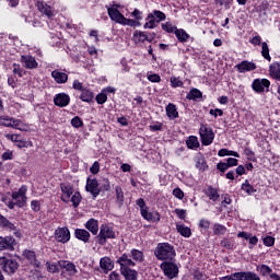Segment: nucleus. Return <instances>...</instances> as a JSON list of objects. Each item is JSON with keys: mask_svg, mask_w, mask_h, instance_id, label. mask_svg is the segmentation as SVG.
<instances>
[{"mask_svg": "<svg viewBox=\"0 0 280 280\" xmlns=\"http://www.w3.org/2000/svg\"><path fill=\"white\" fill-rule=\"evenodd\" d=\"M217 170H219L220 172H226V170H229V164L220 162L217 165Z\"/></svg>", "mask_w": 280, "mask_h": 280, "instance_id": "obj_60", "label": "nucleus"}, {"mask_svg": "<svg viewBox=\"0 0 280 280\" xmlns=\"http://www.w3.org/2000/svg\"><path fill=\"white\" fill-rule=\"evenodd\" d=\"M108 100V96L106 93L102 92L98 95H96V102L97 104H106V101Z\"/></svg>", "mask_w": 280, "mask_h": 280, "instance_id": "obj_49", "label": "nucleus"}, {"mask_svg": "<svg viewBox=\"0 0 280 280\" xmlns=\"http://www.w3.org/2000/svg\"><path fill=\"white\" fill-rule=\"evenodd\" d=\"M85 228L88 229V231H90L93 235H97V232L100 231V225L97 223V220L95 219H90L86 224Z\"/></svg>", "mask_w": 280, "mask_h": 280, "instance_id": "obj_24", "label": "nucleus"}, {"mask_svg": "<svg viewBox=\"0 0 280 280\" xmlns=\"http://www.w3.org/2000/svg\"><path fill=\"white\" fill-rule=\"evenodd\" d=\"M257 270L262 277H268V275L272 273V269L268 265H261L260 267H257Z\"/></svg>", "mask_w": 280, "mask_h": 280, "instance_id": "obj_40", "label": "nucleus"}, {"mask_svg": "<svg viewBox=\"0 0 280 280\" xmlns=\"http://www.w3.org/2000/svg\"><path fill=\"white\" fill-rule=\"evenodd\" d=\"M61 200L63 202H69L71 196H73V188L69 184H61Z\"/></svg>", "mask_w": 280, "mask_h": 280, "instance_id": "obj_21", "label": "nucleus"}, {"mask_svg": "<svg viewBox=\"0 0 280 280\" xmlns=\"http://www.w3.org/2000/svg\"><path fill=\"white\" fill-rule=\"evenodd\" d=\"M173 196H175V198L178 200H183L185 198V192L180 188H175L173 190Z\"/></svg>", "mask_w": 280, "mask_h": 280, "instance_id": "obj_52", "label": "nucleus"}, {"mask_svg": "<svg viewBox=\"0 0 280 280\" xmlns=\"http://www.w3.org/2000/svg\"><path fill=\"white\" fill-rule=\"evenodd\" d=\"M265 246H275V238L272 236H266L264 238Z\"/></svg>", "mask_w": 280, "mask_h": 280, "instance_id": "obj_57", "label": "nucleus"}, {"mask_svg": "<svg viewBox=\"0 0 280 280\" xmlns=\"http://www.w3.org/2000/svg\"><path fill=\"white\" fill-rule=\"evenodd\" d=\"M236 69L238 73H246L247 71H255L257 66L253 61H243L236 65Z\"/></svg>", "mask_w": 280, "mask_h": 280, "instance_id": "obj_17", "label": "nucleus"}, {"mask_svg": "<svg viewBox=\"0 0 280 280\" xmlns=\"http://www.w3.org/2000/svg\"><path fill=\"white\" fill-rule=\"evenodd\" d=\"M23 256L31 261V264H34L36 261V254L32 250H24Z\"/></svg>", "mask_w": 280, "mask_h": 280, "instance_id": "obj_44", "label": "nucleus"}, {"mask_svg": "<svg viewBox=\"0 0 280 280\" xmlns=\"http://www.w3.org/2000/svg\"><path fill=\"white\" fill-rule=\"evenodd\" d=\"M221 280H240V272L233 273L232 276H226L221 278Z\"/></svg>", "mask_w": 280, "mask_h": 280, "instance_id": "obj_61", "label": "nucleus"}, {"mask_svg": "<svg viewBox=\"0 0 280 280\" xmlns=\"http://www.w3.org/2000/svg\"><path fill=\"white\" fill-rule=\"evenodd\" d=\"M145 21L147 22L143 25L144 30H154V27H156V22L154 21L153 18H150L149 14H148Z\"/></svg>", "mask_w": 280, "mask_h": 280, "instance_id": "obj_41", "label": "nucleus"}, {"mask_svg": "<svg viewBox=\"0 0 280 280\" xmlns=\"http://www.w3.org/2000/svg\"><path fill=\"white\" fill-rule=\"evenodd\" d=\"M161 269L163 270L165 277L168 279H174L178 275V266L173 261H164L161 264Z\"/></svg>", "mask_w": 280, "mask_h": 280, "instance_id": "obj_10", "label": "nucleus"}, {"mask_svg": "<svg viewBox=\"0 0 280 280\" xmlns=\"http://www.w3.org/2000/svg\"><path fill=\"white\" fill-rule=\"evenodd\" d=\"M59 266L62 268V272H68L69 277H73L78 272L75 266L69 260H60Z\"/></svg>", "mask_w": 280, "mask_h": 280, "instance_id": "obj_16", "label": "nucleus"}, {"mask_svg": "<svg viewBox=\"0 0 280 280\" xmlns=\"http://www.w3.org/2000/svg\"><path fill=\"white\" fill-rule=\"evenodd\" d=\"M0 266L4 272H8L9 275H14L19 269V262L13 259H8L7 257H0Z\"/></svg>", "mask_w": 280, "mask_h": 280, "instance_id": "obj_8", "label": "nucleus"}, {"mask_svg": "<svg viewBox=\"0 0 280 280\" xmlns=\"http://www.w3.org/2000/svg\"><path fill=\"white\" fill-rule=\"evenodd\" d=\"M186 144L190 150H194V148H198V145H200V142H198L197 137L190 136L186 141Z\"/></svg>", "mask_w": 280, "mask_h": 280, "instance_id": "obj_38", "label": "nucleus"}, {"mask_svg": "<svg viewBox=\"0 0 280 280\" xmlns=\"http://www.w3.org/2000/svg\"><path fill=\"white\" fill-rule=\"evenodd\" d=\"M252 88L256 93H264V91L268 92V89H270V81L268 79H255Z\"/></svg>", "mask_w": 280, "mask_h": 280, "instance_id": "obj_12", "label": "nucleus"}, {"mask_svg": "<svg viewBox=\"0 0 280 280\" xmlns=\"http://www.w3.org/2000/svg\"><path fill=\"white\" fill-rule=\"evenodd\" d=\"M148 40V36L140 31H135L133 33V42L135 43H145Z\"/></svg>", "mask_w": 280, "mask_h": 280, "instance_id": "obj_31", "label": "nucleus"}, {"mask_svg": "<svg viewBox=\"0 0 280 280\" xmlns=\"http://www.w3.org/2000/svg\"><path fill=\"white\" fill-rule=\"evenodd\" d=\"M55 238L61 244H67V242L71 240V232H69V228H58L55 231Z\"/></svg>", "mask_w": 280, "mask_h": 280, "instance_id": "obj_11", "label": "nucleus"}, {"mask_svg": "<svg viewBox=\"0 0 280 280\" xmlns=\"http://www.w3.org/2000/svg\"><path fill=\"white\" fill-rule=\"evenodd\" d=\"M175 35H176V38H178V40L180 43H185L186 40L189 39V34H187V32H185V30H183V28H179V30L177 28L175 31Z\"/></svg>", "mask_w": 280, "mask_h": 280, "instance_id": "obj_29", "label": "nucleus"}, {"mask_svg": "<svg viewBox=\"0 0 280 280\" xmlns=\"http://www.w3.org/2000/svg\"><path fill=\"white\" fill-rule=\"evenodd\" d=\"M225 163L228 167H235L237 165V159L229 158Z\"/></svg>", "mask_w": 280, "mask_h": 280, "instance_id": "obj_59", "label": "nucleus"}, {"mask_svg": "<svg viewBox=\"0 0 280 280\" xmlns=\"http://www.w3.org/2000/svg\"><path fill=\"white\" fill-rule=\"evenodd\" d=\"M148 80L150 82H161V77L159 74H149Z\"/></svg>", "mask_w": 280, "mask_h": 280, "instance_id": "obj_62", "label": "nucleus"}, {"mask_svg": "<svg viewBox=\"0 0 280 280\" xmlns=\"http://www.w3.org/2000/svg\"><path fill=\"white\" fill-rule=\"evenodd\" d=\"M141 215L144 218V220H148V222H151L153 220L154 214L148 211V208H142L141 210Z\"/></svg>", "mask_w": 280, "mask_h": 280, "instance_id": "obj_45", "label": "nucleus"}, {"mask_svg": "<svg viewBox=\"0 0 280 280\" xmlns=\"http://www.w3.org/2000/svg\"><path fill=\"white\" fill-rule=\"evenodd\" d=\"M154 255L160 261H173L176 257V250L168 243H160L154 250Z\"/></svg>", "mask_w": 280, "mask_h": 280, "instance_id": "obj_2", "label": "nucleus"}, {"mask_svg": "<svg viewBox=\"0 0 280 280\" xmlns=\"http://www.w3.org/2000/svg\"><path fill=\"white\" fill-rule=\"evenodd\" d=\"M90 172H92L93 174H97L100 172V163L94 162V164L90 168Z\"/></svg>", "mask_w": 280, "mask_h": 280, "instance_id": "obj_63", "label": "nucleus"}, {"mask_svg": "<svg viewBox=\"0 0 280 280\" xmlns=\"http://www.w3.org/2000/svg\"><path fill=\"white\" fill-rule=\"evenodd\" d=\"M5 138L9 139V141H12L13 143H18V141L21 140V136L12 133L5 135Z\"/></svg>", "mask_w": 280, "mask_h": 280, "instance_id": "obj_54", "label": "nucleus"}, {"mask_svg": "<svg viewBox=\"0 0 280 280\" xmlns=\"http://www.w3.org/2000/svg\"><path fill=\"white\" fill-rule=\"evenodd\" d=\"M0 126H4L7 128H15V130H23L25 128L23 121L16 118H10L8 116H0Z\"/></svg>", "mask_w": 280, "mask_h": 280, "instance_id": "obj_5", "label": "nucleus"}, {"mask_svg": "<svg viewBox=\"0 0 280 280\" xmlns=\"http://www.w3.org/2000/svg\"><path fill=\"white\" fill-rule=\"evenodd\" d=\"M117 264L120 266L121 275H130V272H137V270L130 269L135 267V260L130 257V254H122L121 257L118 258Z\"/></svg>", "mask_w": 280, "mask_h": 280, "instance_id": "obj_3", "label": "nucleus"}, {"mask_svg": "<svg viewBox=\"0 0 280 280\" xmlns=\"http://www.w3.org/2000/svg\"><path fill=\"white\" fill-rule=\"evenodd\" d=\"M261 56L265 57V59L269 62L272 60L270 57V48H268V44L266 42L261 44Z\"/></svg>", "mask_w": 280, "mask_h": 280, "instance_id": "obj_33", "label": "nucleus"}, {"mask_svg": "<svg viewBox=\"0 0 280 280\" xmlns=\"http://www.w3.org/2000/svg\"><path fill=\"white\" fill-rule=\"evenodd\" d=\"M101 269L105 275H108L113 268H115V265L113 264V260L109 257H103L100 260Z\"/></svg>", "mask_w": 280, "mask_h": 280, "instance_id": "obj_19", "label": "nucleus"}, {"mask_svg": "<svg viewBox=\"0 0 280 280\" xmlns=\"http://www.w3.org/2000/svg\"><path fill=\"white\" fill-rule=\"evenodd\" d=\"M175 213L179 218V220H185V218H187V211L183 209H175Z\"/></svg>", "mask_w": 280, "mask_h": 280, "instance_id": "obj_56", "label": "nucleus"}, {"mask_svg": "<svg viewBox=\"0 0 280 280\" xmlns=\"http://www.w3.org/2000/svg\"><path fill=\"white\" fill-rule=\"evenodd\" d=\"M206 195L208 196V198L210 200H213V202H215V200H218L220 198L218 190L213 187H209L206 191Z\"/></svg>", "mask_w": 280, "mask_h": 280, "instance_id": "obj_32", "label": "nucleus"}, {"mask_svg": "<svg viewBox=\"0 0 280 280\" xmlns=\"http://www.w3.org/2000/svg\"><path fill=\"white\" fill-rule=\"evenodd\" d=\"M16 240L12 236H0V250H14Z\"/></svg>", "mask_w": 280, "mask_h": 280, "instance_id": "obj_13", "label": "nucleus"}, {"mask_svg": "<svg viewBox=\"0 0 280 280\" xmlns=\"http://www.w3.org/2000/svg\"><path fill=\"white\" fill-rule=\"evenodd\" d=\"M46 268L48 270V272H58V270H60V264H56V262H47L46 264Z\"/></svg>", "mask_w": 280, "mask_h": 280, "instance_id": "obj_43", "label": "nucleus"}, {"mask_svg": "<svg viewBox=\"0 0 280 280\" xmlns=\"http://www.w3.org/2000/svg\"><path fill=\"white\" fill-rule=\"evenodd\" d=\"M149 19H153L155 23H161V21H165L166 16L163 11L153 10L149 13Z\"/></svg>", "mask_w": 280, "mask_h": 280, "instance_id": "obj_25", "label": "nucleus"}, {"mask_svg": "<svg viewBox=\"0 0 280 280\" xmlns=\"http://www.w3.org/2000/svg\"><path fill=\"white\" fill-rule=\"evenodd\" d=\"M21 62L23 67H25V69H36L38 67V62L36 61V59L30 55H23L21 57Z\"/></svg>", "mask_w": 280, "mask_h": 280, "instance_id": "obj_18", "label": "nucleus"}, {"mask_svg": "<svg viewBox=\"0 0 280 280\" xmlns=\"http://www.w3.org/2000/svg\"><path fill=\"white\" fill-rule=\"evenodd\" d=\"M0 226H2V229H7V231H13V234L19 240L23 238V233L21 232V230L16 229V223L10 222V220H8L2 214H0Z\"/></svg>", "mask_w": 280, "mask_h": 280, "instance_id": "obj_7", "label": "nucleus"}, {"mask_svg": "<svg viewBox=\"0 0 280 280\" xmlns=\"http://www.w3.org/2000/svg\"><path fill=\"white\" fill-rule=\"evenodd\" d=\"M80 98L82 100V102H93V92L89 90H83Z\"/></svg>", "mask_w": 280, "mask_h": 280, "instance_id": "obj_39", "label": "nucleus"}, {"mask_svg": "<svg viewBox=\"0 0 280 280\" xmlns=\"http://www.w3.org/2000/svg\"><path fill=\"white\" fill-rule=\"evenodd\" d=\"M196 167H197V170H200L201 172H205V170H207V167H208L207 161H205V158L202 155L197 158Z\"/></svg>", "mask_w": 280, "mask_h": 280, "instance_id": "obj_37", "label": "nucleus"}, {"mask_svg": "<svg viewBox=\"0 0 280 280\" xmlns=\"http://www.w3.org/2000/svg\"><path fill=\"white\" fill-rule=\"evenodd\" d=\"M27 187L22 186L18 191L12 194V199L15 201L16 207H25L27 202Z\"/></svg>", "mask_w": 280, "mask_h": 280, "instance_id": "obj_9", "label": "nucleus"}, {"mask_svg": "<svg viewBox=\"0 0 280 280\" xmlns=\"http://www.w3.org/2000/svg\"><path fill=\"white\" fill-rule=\"evenodd\" d=\"M269 74L273 80H279L280 82V63H272L269 68Z\"/></svg>", "mask_w": 280, "mask_h": 280, "instance_id": "obj_26", "label": "nucleus"}, {"mask_svg": "<svg viewBox=\"0 0 280 280\" xmlns=\"http://www.w3.org/2000/svg\"><path fill=\"white\" fill-rule=\"evenodd\" d=\"M109 280H121V276L119 275V272L113 271V272L109 275Z\"/></svg>", "mask_w": 280, "mask_h": 280, "instance_id": "obj_64", "label": "nucleus"}, {"mask_svg": "<svg viewBox=\"0 0 280 280\" xmlns=\"http://www.w3.org/2000/svg\"><path fill=\"white\" fill-rule=\"evenodd\" d=\"M162 30H164V32H167L168 34H175L177 28L172 23L166 22L162 24Z\"/></svg>", "mask_w": 280, "mask_h": 280, "instance_id": "obj_42", "label": "nucleus"}, {"mask_svg": "<svg viewBox=\"0 0 280 280\" xmlns=\"http://www.w3.org/2000/svg\"><path fill=\"white\" fill-rule=\"evenodd\" d=\"M115 237H116V234L113 228H110L109 225L103 224L100 228V233L96 236V240L101 246H104V244H106V240H115Z\"/></svg>", "mask_w": 280, "mask_h": 280, "instance_id": "obj_4", "label": "nucleus"}, {"mask_svg": "<svg viewBox=\"0 0 280 280\" xmlns=\"http://www.w3.org/2000/svg\"><path fill=\"white\" fill-rule=\"evenodd\" d=\"M202 97V92L198 89H192L186 96L187 100H200Z\"/></svg>", "mask_w": 280, "mask_h": 280, "instance_id": "obj_35", "label": "nucleus"}, {"mask_svg": "<svg viewBox=\"0 0 280 280\" xmlns=\"http://www.w3.org/2000/svg\"><path fill=\"white\" fill-rule=\"evenodd\" d=\"M171 84L174 89H176L178 86H183V82L176 77L171 78Z\"/></svg>", "mask_w": 280, "mask_h": 280, "instance_id": "obj_53", "label": "nucleus"}, {"mask_svg": "<svg viewBox=\"0 0 280 280\" xmlns=\"http://www.w3.org/2000/svg\"><path fill=\"white\" fill-rule=\"evenodd\" d=\"M116 197H117V200H119L120 202H124V190L119 186L116 187Z\"/></svg>", "mask_w": 280, "mask_h": 280, "instance_id": "obj_55", "label": "nucleus"}, {"mask_svg": "<svg viewBox=\"0 0 280 280\" xmlns=\"http://www.w3.org/2000/svg\"><path fill=\"white\" fill-rule=\"evenodd\" d=\"M238 280H260L259 276L253 273L250 271L247 272H238Z\"/></svg>", "mask_w": 280, "mask_h": 280, "instance_id": "obj_28", "label": "nucleus"}, {"mask_svg": "<svg viewBox=\"0 0 280 280\" xmlns=\"http://www.w3.org/2000/svg\"><path fill=\"white\" fill-rule=\"evenodd\" d=\"M106 8L107 14L110 21H114V23H118L119 25H129L130 27H132V25L137 23L135 20L127 19L126 16H124V14H121V12L119 11V8H121V5L119 4H109L106 5Z\"/></svg>", "mask_w": 280, "mask_h": 280, "instance_id": "obj_1", "label": "nucleus"}, {"mask_svg": "<svg viewBox=\"0 0 280 280\" xmlns=\"http://www.w3.org/2000/svg\"><path fill=\"white\" fill-rule=\"evenodd\" d=\"M219 156H235L236 159H240V153L235 151H230L228 149H221L218 153Z\"/></svg>", "mask_w": 280, "mask_h": 280, "instance_id": "obj_36", "label": "nucleus"}, {"mask_svg": "<svg viewBox=\"0 0 280 280\" xmlns=\"http://www.w3.org/2000/svg\"><path fill=\"white\" fill-rule=\"evenodd\" d=\"M101 189H103V191H110V182L107 178H103Z\"/></svg>", "mask_w": 280, "mask_h": 280, "instance_id": "obj_51", "label": "nucleus"}, {"mask_svg": "<svg viewBox=\"0 0 280 280\" xmlns=\"http://www.w3.org/2000/svg\"><path fill=\"white\" fill-rule=\"evenodd\" d=\"M242 189H243V191H246V194H255V191H256L255 188L248 184V180H246L242 185Z\"/></svg>", "mask_w": 280, "mask_h": 280, "instance_id": "obj_48", "label": "nucleus"}, {"mask_svg": "<svg viewBox=\"0 0 280 280\" xmlns=\"http://www.w3.org/2000/svg\"><path fill=\"white\" fill-rule=\"evenodd\" d=\"M199 135L201 137L202 145H211L213 143V139H215V133H213V129L208 128L207 126L200 127Z\"/></svg>", "mask_w": 280, "mask_h": 280, "instance_id": "obj_6", "label": "nucleus"}, {"mask_svg": "<svg viewBox=\"0 0 280 280\" xmlns=\"http://www.w3.org/2000/svg\"><path fill=\"white\" fill-rule=\"evenodd\" d=\"M71 126H73V128H82L83 126L82 119L75 116L74 118L71 119Z\"/></svg>", "mask_w": 280, "mask_h": 280, "instance_id": "obj_50", "label": "nucleus"}, {"mask_svg": "<svg viewBox=\"0 0 280 280\" xmlns=\"http://www.w3.org/2000/svg\"><path fill=\"white\" fill-rule=\"evenodd\" d=\"M81 200H82V196L80 195V192H74L73 196L71 197V202L73 207H78Z\"/></svg>", "mask_w": 280, "mask_h": 280, "instance_id": "obj_47", "label": "nucleus"}, {"mask_svg": "<svg viewBox=\"0 0 280 280\" xmlns=\"http://www.w3.org/2000/svg\"><path fill=\"white\" fill-rule=\"evenodd\" d=\"M129 255L133 259V261H143V252L139 249H131Z\"/></svg>", "mask_w": 280, "mask_h": 280, "instance_id": "obj_30", "label": "nucleus"}, {"mask_svg": "<svg viewBox=\"0 0 280 280\" xmlns=\"http://www.w3.org/2000/svg\"><path fill=\"white\" fill-rule=\"evenodd\" d=\"M74 235L77 240H80L81 242H84L86 244L89 240H91V233L84 229H77L74 232Z\"/></svg>", "mask_w": 280, "mask_h": 280, "instance_id": "obj_23", "label": "nucleus"}, {"mask_svg": "<svg viewBox=\"0 0 280 280\" xmlns=\"http://www.w3.org/2000/svg\"><path fill=\"white\" fill-rule=\"evenodd\" d=\"M213 231L214 235H224V233H226V228L221 224H214Z\"/></svg>", "mask_w": 280, "mask_h": 280, "instance_id": "obj_46", "label": "nucleus"}, {"mask_svg": "<svg viewBox=\"0 0 280 280\" xmlns=\"http://www.w3.org/2000/svg\"><path fill=\"white\" fill-rule=\"evenodd\" d=\"M51 77L54 78L55 82H57V84H67V80H69V75H67V73L60 72L58 70H54L51 72Z\"/></svg>", "mask_w": 280, "mask_h": 280, "instance_id": "obj_22", "label": "nucleus"}, {"mask_svg": "<svg viewBox=\"0 0 280 280\" xmlns=\"http://www.w3.org/2000/svg\"><path fill=\"white\" fill-rule=\"evenodd\" d=\"M36 5L40 14H45V16H48V19H51V16H54V9L47 3L39 1Z\"/></svg>", "mask_w": 280, "mask_h": 280, "instance_id": "obj_20", "label": "nucleus"}, {"mask_svg": "<svg viewBox=\"0 0 280 280\" xmlns=\"http://www.w3.org/2000/svg\"><path fill=\"white\" fill-rule=\"evenodd\" d=\"M166 115L168 119H176L178 117V110L176 109V105L174 104H168L166 106Z\"/></svg>", "mask_w": 280, "mask_h": 280, "instance_id": "obj_27", "label": "nucleus"}, {"mask_svg": "<svg viewBox=\"0 0 280 280\" xmlns=\"http://www.w3.org/2000/svg\"><path fill=\"white\" fill-rule=\"evenodd\" d=\"M177 232L183 235V237H190L191 236V229L185 225H176Z\"/></svg>", "mask_w": 280, "mask_h": 280, "instance_id": "obj_34", "label": "nucleus"}, {"mask_svg": "<svg viewBox=\"0 0 280 280\" xmlns=\"http://www.w3.org/2000/svg\"><path fill=\"white\" fill-rule=\"evenodd\" d=\"M86 191H90L94 198H97L100 196V184L97 183V179H91L90 177L86 180L85 186Z\"/></svg>", "mask_w": 280, "mask_h": 280, "instance_id": "obj_14", "label": "nucleus"}, {"mask_svg": "<svg viewBox=\"0 0 280 280\" xmlns=\"http://www.w3.org/2000/svg\"><path fill=\"white\" fill-rule=\"evenodd\" d=\"M138 272H130V273H124L122 277H125L126 280H137Z\"/></svg>", "mask_w": 280, "mask_h": 280, "instance_id": "obj_58", "label": "nucleus"}, {"mask_svg": "<svg viewBox=\"0 0 280 280\" xmlns=\"http://www.w3.org/2000/svg\"><path fill=\"white\" fill-rule=\"evenodd\" d=\"M55 106H59V108H65V106H69V102H71V97H69L66 93H59L54 98Z\"/></svg>", "mask_w": 280, "mask_h": 280, "instance_id": "obj_15", "label": "nucleus"}]
</instances>
